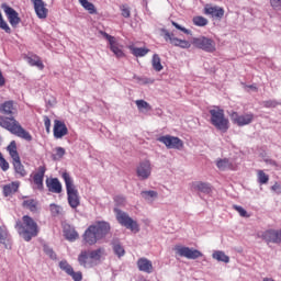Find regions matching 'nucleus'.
Wrapping results in <instances>:
<instances>
[{"mask_svg":"<svg viewBox=\"0 0 281 281\" xmlns=\"http://www.w3.org/2000/svg\"><path fill=\"white\" fill-rule=\"evenodd\" d=\"M121 14L124 19H131V8L127 4H123L120 7Z\"/></svg>","mask_w":281,"mask_h":281,"instance_id":"a18cd8bd","label":"nucleus"},{"mask_svg":"<svg viewBox=\"0 0 281 281\" xmlns=\"http://www.w3.org/2000/svg\"><path fill=\"white\" fill-rule=\"evenodd\" d=\"M216 166L220 170H227V168H229V166H231L229 159H227V158L220 159V160H217Z\"/></svg>","mask_w":281,"mask_h":281,"instance_id":"a19ab883","label":"nucleus"},{"mask_svg":"<svg viewBox=\"0 0 281 281\" xmlns=\"http://www.w3.org/2000/svg\"><path fill=\"white\" fill-rule=\"evenodd\" d=\"M22 206L25 210H30V212H32L33 214L38 212V201L34 199L24 200Z\"/></svg>","mask_w":281,"mask_h":281,"instance_id":"cd10ccee","label":"nucleus"},{"mask_svg":"<svg viewBox=\"0 0 281 281\" xmlns=\"http://www.w3.org/2000/svg\"><path fill=\"white\" fill-rule=\"evenodd\" d=\"M29 64L31 65V67H37L41 70L45 69V65H43V61L41 60V57H38V56L30 57Z\"/></svg>","mask_w":281,"mask_h":281,"instance_id":"f704fd0d","label":"nucleus"},{"mask_svg":"<svg viewBox=\"0 0 281 281\" xmlns=\"http://www.w3.org/2000/svg\"><path fill=\"white\" fill-rule=\"evenodd\" d=\"M5 85V78H3V74L0 70V87H3Z\"/></svg>","mask_w":281,"mask_h":281,"instance_id":"6e6d98bb","label":"nucleus"},{"mask_svg":"<svg viewBox=\"0 0 281 281\" xmlns=\"http://www.w3.org/2000/svg\"><path fill=\"white\" fill-rule=\"evenodd\" d=\"M61 179H64L66 186L68 205H70L72 210H76L80 206V193H78V189H76V184H74V178H71L69 172L65 171L61 173Z\"/></svg>","mask_w":281,"mask_h":281,"instance_id":"39448f33","label":"nucleus"},{"mask_svg":"<svg viewBox=\"0 0 281 281\" xmlns=\"http://www.w3.org/2000/svg\"><path fill=\"white\" fill-rule=\"evenodd\" d=\"M0 127L4 128L11 133V135H15V137H20V139H24V142H32L33 137L30 132L24 130L23 125L13 117L16 113V103L12 100L4 101L0 104Z\"/></svg>","mask_w":281,"mask_h":281,"instance_id":"f257e3e1","label":"nucleus"},{"mask_svg":"<svg viewBox=\"0 0 281 281\" xmlns=\"http://www.w3.org/2000/svg\"><path fill=\"white\" fill-rule=\"evenodd\" d=\"M44 252L46 254V256H48L50 258V260H57L58 256L56 255V252L54 251V249L47 245H44Z\"/></svg>","mask_w":281,"mask_h":281,"instance_id":"ea45409f","label":"nucleus"},{"mask_svg":"<svg viewBox=\"0 0 281 281\" xmlns=\"http://www.w3.org/2000/svg\"><path fill=\"white\" fill-rule=\"evenodd\" d=\"M64 236L66 240H69L70 243H74L75 240H78L80 238V235L76 231V228L71 225H66L64 227Z\"/></svg>","mask_w":281,"mask_h":281,"instance_id":"b1692460","label":"nucleus"},{"mask_svg":"<svg viewBox=\"0 0 281 281\" xmlns=\"http://www.w3.org/2000/svg\"><path fill=\"white\" fill-rule=\"evenodd\" d=\"M248 89H254V91H258V88L254 85L248 86Z\"/></svg>","mask_w":281,"mask_h":281,"instance_id":"4d7b16f0","label":"nucleus"},{"mask_svg":"<svg viewBox=\"0 0 281 281\" xmlns=\"http://www.w3.org/2000/svg\"><path fill=\"white\" fill-rule=\"evenodd\" d=\"M114 212L116 214V221L122 225L123 227H126V229H131L134 234H137L139 232V224H137L136 221L132 220L131 216L126 214V212H123L120 209H114Z\"/></svg>","mask_w":281,"mask_h":281,"instance_id":"6e6552de","label":"nucleus"},{"mask_svg":"<svg viewBox=\"0 0 281 281\" xmlns=\"http://www.w3.org/2000/svg\"><path fill=\"white\" fill-rule=\"evenodd\" d=\"M21 183L19 181L11 182L9 184H5L2 189L4 196H12V194H16L19 192Z\"/></svg>","mask_w":281,"mask_h":281,"instance_id":"a878e982","label":"nucleus"},{"mask_svg":"<svg viewBox=\"0 0 281 281\" xmlns=\"http://www.w3.org/2000/svg\"><path fill=\"white\" fill-rule=\"evenodd\" d=\"M158 142L165 144L167 148H173L176 150H181L183 148V140L181 138L170 135L160 136Z\"/></svg>","mask_w":281,"mask_h":281,"instance_id":"ddd939ff","label":"nucleus"},{"mask_svg":"<svg viewBox=\"0 0 281 281\" xmlns=\"http://www.w3.org/2000/svg\"><path fill=\"white\" fill-rule=\"evenodd\" d=\"M0 244L4 245L5 249H11L10 234L8 231H0Z\"/></svg>","mask_w":281,"mask_h":281,"instance_id":"7c9ffc66","label":"nucleus"},{"mask_svg":"<svg viewBox=\"0 0 281 281\" xmlns=\"http://www.w3.org/2000/svg\"><path fill=\"white\" fill-rule=\"evenodd\" d=\"M140 196L145 199V201H150V199H157L159 194L157 193V191L150 190V191H142Z\"/></svg>","mask_w":281,"mask_h":281,"instance_id":"4c0bfd02","label":"nucleus"},{"mask_svg":"<svg viewBox=\"0 0 281 281\" xmlns=\"http://www.w3.org/2000/svg\"><path fill=\"white\" fill-rule=\"evenodd\" d=\"M15 229L19 236H21V238H23V240L26 243H30V240L36 238L40 232L38 224L30 215H23L22 221L16 222Z\"/></svg>","mask_w":281,"mask_h":281,"instance_id":"7ed1b4c3","label":"nucleus"},{"mask_svg":"<svg viewBox=\"0 0 281 281\" xmlns=\"http://www.w3.org/2000/svg\"><path fill=\"white\" fill-rule=\"evenodd\" d=\"M135 104L138 109V111H140V113H144V111L146 113H148V111H153V106L150 105V103H148L147 101L144 100H136Z\"/></svg>","mask_w":281,"mask_h":281,"instance_id":"c756f323","label":"nucleus"},{"mask_svg":"<svg viewBox=\"0 0 281 281\" xmlns=\"http://www.w3.org/2000/svg\"><path fill=\"white\" fill-rule=\"evenodd\" d=\"M271 166H278V162L276 160H270Z\"/></svg>","mask_w":281,"mask_h":281,"instance_id":"bf43d9fd","label":"nucleus"},{"mask_svg":"<svg viewBox=\"0 0 281 281\" xmlns=\"http://www.w3.org/2000/svg\"><path fill=\"white\" fill-rule=\"evenodd\" d=\"M70 278H72L74 281H82V272L81 271H74L72 273L68 274Z\"/></svg>","mask_w":281,"mask_h":281,"instance_id":"8fccbe9b","label":"nucleus"},{"mask_svg":"<svg viewBox=\"0 0 281 281\" xmlns=\"http://www.w3.org/2000/svg\"><path fill=\"white\" fill-rule=\"evenodd\" d=\"M1 9L3 10L10 25L13 27H16L19 23H21V18L19 16V12L14 10L12 7L8 5L7 3H3L1 5Z\"/></svg>","mask_w":281,"mask_h":281,"instance_id":"4468645a","label":"nucleus"},{"mask_svg":"<svg viewBox=\"0 0 281 281\" xmlns=\"http://www.w3.org/2000/svg\"><path fill=\"white\" fill-rule=\"evenodd\" d=\"M100 34L105 41L109 42L110 50L114 54L116 58H124L126 56V54H124V50H122V46H120L117 40H115L113 35H110L104 31H100Z\"/></svg>","mask_w":281,"mask_h":281,"instance_id":"9d476101","label":"nucleus"},{"mask_svg":"<svg viewBox=\"0 0 281 281\" xmlns=\"http://www.w3.org/2000/svg\"><path fill=\"white\" fill-rule=\"evenodd\" d=\"M192 23L196 27H205V25H207L209 21L206 18H203L202 15H195L192 19Z\"/></svg>","mask_w":281,"mask_h":281,"instance_id":"473e14b6","label":"nucleus"},{"mask_svg":"<svg viewBox=\"0 0 281 281\" xmlns=\"http://www.w3.org/2000/svg\"><path fill=\"white\" fill-rule=\"evenodd\" d=\"M104 248H98L95 250H82L78 256V262L80 267L85 269H93V267H98L102 261V256H104Z\"/></svg>","mask_w":281,"mask_h":281,"instance_id":"20e7f679","label":"nucleus"},{"mask_svg":"<svg viewBox=\"0 0 281 281\" xmlns=\"http://www.w3.org/2000/svg\"><path fill=\"white\" fill-rule=\"evenodd\" d=\"M80 5L88 12V14H98V9L95 4L90 2L89 0H79Z\"/></svg>","mask_w":281,"mask_h":281,"instance_id":"c85d7f7f","label":"nucleus"},{"mask_svg":"<svg viewBox=\"0 0 281 281\" xmlns=\"http://www.w3.org/2000/svg\"><path fill=\"white\" fill-rule=\"evenodd\" d=\"M153 172V165L149 162V160H144L139 162V165L136 168V175L140 181H146V179L150 178V175Z\"/></svg>","mask_w":281,"mask_h":281,"instance_id":"2eb2a0df","label":"nucleus"},{"mask_svg":"<svg viewBox=\"0 0 281 281\" xmlns=\"http://www.w3.org/2000/svg\"><path fill=\"white\" fill-rule=\"evenodd\" d=\"M151 65L155 71H161L164 69V66L161 65V57L157 54H154Z\"/></svg>","mask_w":281,"mask_h":281,"instance_id":"72a5a7b5","label":"nucleus"},{"mask_svg":"<svg viewBox=\"0 0 281 281\" xmlns=\"http://www.w3.org/2000/svg\"><path fill=\"white\" fill-rule=\"evenodd\" d=\"M61 207L57 204H50V214L52 216H58L61 212Z\"/></svg>","mask_w":281,"mask_h":281,"instance_id":"49530a36","label":"nucleus"},{"mask_svg":"<svg viewBox=\"0 0 281 281\" xmlns=\"http://www.w3.org/2000/svg\"><path fill=\"white\" fill-rule=\"evenodd\" d=\"M164 38L165 41H169L173 47H181V49H190V47H192V43L186 40H179L178 37H175V34L168 31H165Z\"/></svg>","mask_w":281,"mask_h":281,"instance_id":"dca6fc26","label":"nucleus"},{"mask_svg":"<svg viewBox=\"0 0 281 281\" xmlns=\"http://www.w3.org/2000/svg\"><path fill=\"white\" fill-rule=\"evenodd\" d=\"M204 14L212 16V19H222L225 16V10L220 7H212L210 4H206L204 7Z\"/></svg>","mask_w":281,"mask_h":281,"instance_id":"aec40b11","label":"nucleus"},{"mask_svg":"<svg viewBox=\"0 0 281 281\" xmlns=\"http://www.w3.org/2000/svg\"><path fill=\"white\" fill-rule=\"evenodd\" d=\"M0 30H4V32L7 34H11L12 29H10V26L8 25V22H5V20H3V15L0 12Z\"/></svg>","mask_w":281,"mask_h":281,"instance_id":"79ce46f5","label":"nucleus"},{"mask_svg":"<svg viewBox=\"0 0 281 281\" xmlns=\"http://www.w3.org/2000/svg\"><path fill=\"white\" fill-rule=\"evenodd\" d=\"M0 168L3 172H8V170H10V162L5 160L3 154H0Z\"/></svg>","mask_w":281,"mask_h":281,"instance_id":"37998d69","label":"nucleus"},{"mask_svg":"<svg viewBox=\"0 0 281 281\" xmlns=\"http://www.w3.org/2000/svg\"><path fill=\"white\" fill-rule=\"evenodd\" d=\"M113 250H114V254L119 258H122V256H124L126 254V251L124 250V247H122V245H120V244H114L113 245Z\"/></svg>","mask_w":281,"mask_h":281,"instance_id":"c03bdc74","label":"nucleus"},{"mask_svg":"<svg viewBox=\"0 0 281 281\" xmlns=\"http://www.w3.org/2000/svg\"><path fill=\"white\" fill-rule=\"evenodd\" d=\"M46 188H48V192H53V194H60V192H63V184L58 178L47 179Z\"/></svg>","mask_w":281,"mask_h":281,"instance_id":"412c9836","label":"nucleus"},{"mask_svg":"<svg viewBox=\"0 0 281 281\" xmlns=\"http://www.w3.org/2000/svg\"><path fill=\"white\" fill-rule=\"evenodd\" d=\"M191 43L196 49H202L203 52H207V54H214V52H216V42L210 37H193Z\"/></svg>","mask_w":281,"mask_h":281,"instance_id":"1a4fd4ad","label":"nucleus"},{"mask_svg":"<svg viewBox=\"0 0 281 281\" xmlns=\"http://www.w3.org/2000/svg\"><path fill=\"white\" fill-rule=\"evenodd\" d=\"M257 179L260 186L269 183V175H267L263 170H257Z\"/></svg>","mask_w":281,"mask_h":281,"instance_id":"c9c22d12","label":"nucleus"},{"mask_svg":"<svg viewBox=\"0 0 281 281\" xmlns=\"http://www.w3.org/2000/svg\"><path fill=\"white\" fill-rule=\"evenodd\" d=\"M114 201H115V203H117L119 205H124V203L126 202V199H124V196H122V195H116V196L114 198Z\"/></svg>","mask_w":281,"mask_h":281,"instance_id":"864d4df0","label":"nucleus"},{"mask_svg":"<svg viewBox=\"0 0 281 281\" xmlns=\"http://www.w3.org/2000/svg\"><path fill=\"white\" fill-rule=\"evenodd\" d=\"M233 207L236 210V212H238L240 216H243L244 218H249V214H247V211L243 209V206L233 205Z\"/></svg>","mask_w":281,"mask_h":281,"instance_id":"de8ad7c7","label":"nucleus"},{"mask_svg":"<svg viewBox=\"0 0 281 281\" xmlns=\"http://www.w3.org/2000/svg\"><path fill=\"white\" fill-rule=\"evenodd\" d=\"M7 150L13 160V168L16 175L20 177H26L27 171L25 170V166L21 164V156H19V150L16 149V140H12L7 147Z\"/></svg>","mask_w":281,"mask_h":281,"instance_id":"0eeeda50","label":"nucleus"},{"mask_svg":"<svg viewBox=\"0 0 281 281\" xmlns=\"http://www.w3.org/2000/svg\"><path fill=\"white\" fill-rule=\"evenodd\" d=\"M229 117L233 122V124H236V126L243 127V126H249L251 122H254V113H246V114H238V112L233 111L229 114Z\"/></svg>","mask_w":281,"mask_h":281,"instance_id":"f8f14e48","label":"nucleus"},{"mask_svg":"<svg viewBox=\"0 0 281 281\" xmlns=\"http://www.w3.org/2000/svg\"><path fill=\"white\" fill-rule=\"evenodd\" d=\"M44 126L46 128V133H49L52 128V120H49L48 116H44Z\"/></svg>","mask_w":281,"mask_h":281,"instance_id":"603ef678","label":"nucleus"},{"mask_svg":"<svg viewBox=\"0 0 281 281\" xmlns=\"http://www.w3.org/2000/svg\"><path fill=\"white\" fill-rule=\"evenodd\" d=\"M270 5L272 10L280 11L281 10V0H270Z\"/></svg>","mask_w":281,"mask_h":281,"instance_id":"3c124183","label":"nucleus"},{"mask_svg":"<svg viewBox=\"0 0 281 281\" xmlns=\"http://www.w3.org/2000/svg\"><path fill=\"white\" fill-rule=\"evenodd\" d=\"M127 49H130L131 54L136 58H144V56L150 52V49L146 47H136L135 45L127 46Z\"/></svg>","mask_w":281,"mask_h":281,"instance_id":"bb28decb","label":"nucleus"},{"mask_svg":"<svg viewBox=\"0 0 281 281\" xmlns=\"http://www.w3.org/2000/svg\"><path fill=\"white\" fill-rule=\"evenodd\" d=\"M176 254L181 256V258H188V260H196L198 258H203V252L201 250L186 247V246H176Z\"/></svg>","mask_w":281,"mask_h":281,"instance_id":"9b49d317","label":"nucleus"},{"mask_svg":"<svg viewBox=\"0 0 281 281\" xmlns=\"http://www.w3.org/2000/svg\"><path fill=\"white\" fill-rule=\"evenodd\" d=\"M171 25H173V27H176V30H180V32H183V34H192V31L179 25V23L172 21Z\"/></svg>","mask_w":281,"mask_h":281,"instance_id":"09e8293b","label":"nucleus"},{"mask_svg":"<svg viewBox=\"0 0 281 281\" xmlns=\"http://www.w3.org/2000/svg\"><path fill=\"white\" fill-rule=\"evenodd\" d=\"M148 79H143V85H148Z\"/></svg>","mask_w":281,"mask_h":281,"instance_id":"052dcab7","label":"nucleus"},{"mask_svg":"<svg viewBox=\"0 0 281 281\" xmlns=\"http://www.w3.org/2000/svg\"><path fill=\"white\" fill-rule=\"evenodd\" d=\"M31 1L34 4V10L38 19H47V14L49 10H47L45 2L43 0H31Z\"/></svg>","mask_w":281,"mask_h":281,"instance_id":"6ab92c4d","label":"nucleus"},{"mask_svg":"<svg viewBox=\"0 0 281 281\" xmlns=\"http://www.w3.org/2000/svg\"><path fill=\"white\" fill-rule=\"evenodd\" d=\"M65 153H66L65 148L56 147L55 154L53 155L54 161H58V159H63V157H65Z\"/></svg>","mask_w":281,"mask_h":281,"instance_id":"58836bf2","label":"nucleus"},{"mask_svg":"<svg viewBox=\"0 0 281 281\" xmlns=\"http://www.w3.org/2000/svg\"><path fill=\"white\" fill-rule=\"evenodd\" d=\"M109 234H111V224L104 221L95 222L85 231L82 235L83 245L92 247V245H97L99 240L106 238Z\"/></svg>","mask_w":281,"mask_h":281,"instance_id":"f03ea898","label":"nucleus"},{"mask_svg":"<svg viewBox=\"0 0 281 281\" xmlns=\"http://www.w3.org/2000/svg\"><path fill=\"white\" fill-rule=\"evenodd\" d=\"M138 271H143L144 273H153V261L143 257L137 260Z\"/></svg>","mask_w":281,"mask_h":281,"instance_id":"393cba45","label":"nucleus"},{"mask_svg":"<svg viewBox=\"0 0 281 281\" xmlns=\"http://www.w3.org/2000/svg\"><path fill=\"white\" fill-rule=\"evenodd\" d=\"M45 172H47V167L40 166L36 169V171H34L30 176L37 190H43V188H44L43 181L45 179Z\"/></svg>","mask_w":281,"mask_h":281,"instance_id":"f3484780","label":"nucleus"},{"mask_svg":"<svg viewBox=\"0 0 281 281\" xmlns=\"http://www.w3.org/2000/svg\"><path fill=\"white\" fill-rule=\"evenodd\" d=\"M265 106H266L267 109L274 108V106H276V101H266V102H265Z\"/></svg>","mask_w":281,"mask_h":281,"instance_id":"5fc2aeb1","label":"nucleus"},{"mask_svg":"<svg viewBox=\"0 0 281 281\" xmlns=\"http://www.w3.org/2000/svg\"><path fill=\"white\" fill-rule=\"evenodd\" d=\"M263 240H267V243H281V229L280 231H266L263 233Z\"/></svg>","mask_w":281,"mask_h":281,"instance_id":"5701e85b","label":"nucleus"},{"mask_svg":"<svg viewBox=\"0 0 281 281\" xmlns=\"http://www.w3.org/2000/svg\"><path fill=\"white\" fill-rule=\"evenodd\" d=\"M59 269H61V271H65L67 276L71 274L74 271V267H71V265H69L67 260H61L59 262Z\"/></svg>","mask_w":281,"mask_h":281,"instance_id":"e433bc0d","label":"nucleus"},{"mask_svg":"<svg viewBox=\"0 0 281 281\" xmlns=\"http://www.w3.org/2000/svg\"><path fill=\"white\" fill-rule=\"evenodd\" d=\"M278 188H280V186H278V183H276L274 186L271 187V190L276 191V190H278Z\"/></svg>","mask_w":281,"mask_h":281,"instance_id":"13d9d810","label":"nucleus"},{"mask_svg":"<svg viewBox=\"0 0 281 281\" xmlns=\"http://www.w3.org/2000/svg\"><path fill=\"white\" fill-rule=\"evenodd\" d=\"M212 257L214 260H217V262H225V263L229 262V256L225 255L221 250L214 251Z\"/></svg>","mask_w":281,"mask_h":281,"instance_id":"2f4dec72","label":"nucleus"},{"mask_svg":"<svg viewBox=\"0 0 281 281\" xmlns=\"http://www.w3.org/2000/svg\"><path fill=\"white\" fill-rule=\"evenodd\" d=\"M211 115V124L221 133L229 131V119L225 116V110L220 106H214L209 111Z\"/></svg>","mask_w":281,"mask_h":281,"instance_id":"423d86ee","label":"nucleus"},{"mask_svg":"<svg viewBox=\"0 0 281 281\" xmlns=\"http://www.w3.org/2000/svg\"><path fill=\"white\" fill-rule=\"evenodd\" d=\"M191 188L195 192H202V194H210L212 192V186L207 182H201V181L192 182Z\"/></svg>","mask_w":281,"mask_h":281,"instance_id":"4be33fe9","label":"nucleus"},{"mask_svg":"<svg viewBox=\"0 0 281 281\" xmlns=\"http://www.w3.org/2000/svg\"><path fill=\"white\" fill-rule=\"evenodd\" d=\"M53 133H54L55 139H63V137H65V135L69 133V130L67 128V125L65 124V122L55 120Z\"/></svg>","mask_w":281,"mask_h":281,"instance_id":"a211bd4d","label":"nucleus"}]
</instances>
